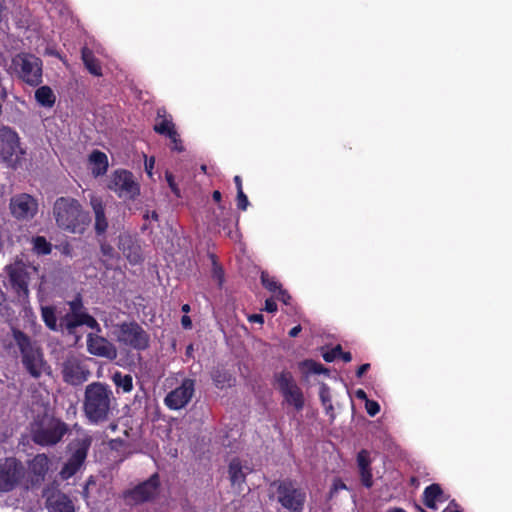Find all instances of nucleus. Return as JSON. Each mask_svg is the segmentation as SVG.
Segmentation results:
<instances>
[{
	"label": "nucleus",
	"instance_id": "53",
	"mask_svg": "<svg viewBox=\"0 0 512 512\" xmlns=\"http://www.w3.org/2000/svg\"><path fill=\"white\" fill-rule=\"evenodd\" d=\"M369 369H370L369 363L362 364L361 366L358 367V369L356 371V376L358 378H361Z\"/></svg>",
	"mask_w": 512,
	"mask_h": 512
},
{
	"label": "nucleus",
	"instance_id": "45",
	"mask_svg": "<svg viewBox=\"0 0 512 512\" xmlns=\"http://www.w3.org/2000/svg\"><path fill=\"white\" fill-rule=\"evenodd\" d=\"M69 313H87L86 311H83V302L82 298L80 296H77L75 299L69 302Z\"/></svg>",
	"mask_w": 512,
	"mask_h": 512
},
{
	"label": "nucleus",
	"instance_id": "43",
	"mask_svg": "<svg viewBox=\"0 0 512 512\" xmlns=\"http://www.w3.org/2000/svg\"><path fill=\"white\" fill-rule=\"evenodd\" d=\"M236 201H237V208L239 210L245 211L247 209V207L249 205V201H248V197L244 193L243 189H239V191L237 192Z\"/></svg>",
	"mask_w": 512,
	"mask_h": 512
},
{
	"label": "nucleus",
	"instance_id": "31",
	"mask_svg": "<svg viewBox=\"0 0 512 512\" xmlns=\"http://www.w3.org/2000/svg\"><path fill=\"white\" fill-rule=\"evenodd\" d=\"M90 161L94 165L93 174L96 176L103 175L108 169V158L107 155L99 150H94L90 154Z\"/></svg>",
	"mask_w": 512,
	"mask_h": 512
},
{
	"label": "nucleus",
	"instance_id": "20",
	"mask_svg": "<svg viewBox=\"0 0 512 512\" xmlns=\"http://www.w3.org/2000/svg\"><path fill=\"white\" fill-rule=\"evenodd\" d=\"M20 148L17 132L9 126L0 127V157L4 162H11Z\"/></svg>",
	"mask_w": 512,
	"mask_h": 512
},
{
	"label": "nucleus",
	"instance_id": "60",
	"mask_svg": "<svg viewBox=\"0 0 512 512\" xmlns=\"http://www.w3.org/2000/svg\"><path fill=\"white\" fill-rule=\"evenodd\" d=\"M153 166H154V158H151V159L149 160V162H146V163H145V169H146V171H147L149 174H151V169L153 168Z\"/></svg>",
	"mask_w": 512,
	"mask_h": 512
},
{
	"label": "nucleus",
	"instance_id": "52",
	"mask_svg": "<svg viewBox=\"0 0 512 512\" xmlns=\"http://www.w3.org/2000/svg\"><path fill=\"white\" fill-rule=\"evenodd\" d=\"M7 16L6 0H0V24Z\"/></svg>",
	"mask_w": 512,
	"mask_h": 512
},
{
	"label": "nucleus",
	"instance_id": "9",
	"mask_svg": "<svg viewBox=\"0 0 512 512\" xmlns=\"http://www.w3.org/2000/svg\"><path fill=\"white\" fill-rule=\"evenodd\" d=\"M108 188L119 198L125 200H135L140 195V185L135 180L132 172L119 169L113 172Z\"/></svg>",
	"mask_w": 512,
	"mask_h": 512
},
{
	"label": "nucleus",
	"instance_id": "46",
	"mask_svg": "<svg viewBox=\"0 0 512 512\" xmlns=\"http://www.w3.org/2000/svg\"><path fill=\"white\" fill-rule=\"evenodd\" d=\"M319 397H320V400L323 403V405H326L327 403H329V406L331 407L330 390H329V387L325 383H323L320 386Z\"/></svg>",
	"mask_w": 512,
	"mask_h": 512
},
{
	"label": "nucleus",
	"instance_id": "21",
	"mask_svg": "<svg viewBox=\"0 0 512 512\" xmlns=\"http://www.w3.org/2000/svg\"><path fill=\"white\" fill-rule=\"evenodd\" d=\"M357 467L359 470V477L361 484L367 488L370 489L373 486V474H372V460L370 457V452L366 449H361L357 453Z\"/></svg>",
	"mask_w": 512,
	"mask_h": 512
},
{
	"label": "nucleus",
	"instance_id": "18",
	"mask_svg": "<svg viewBox=\"0 0 512 512\" xmlns=\"http://www.w3.org/2000/svg\"><path fill=\"white\" fill-rule=\"evenodd\" d=\"M11 214L17 219L33 218L38 211V203L31 195L22 193L10 200Z\"/></svg>",
	"mask_w": 512,
	"mask_h": 512
},
{
	"label": "nucleus",
	"instance_id": "6",
	"mask_svg": "<svg viewBox=\"0 0 512 512\" xmlns=\"http://www.w3.org/2000/svg\"><path fill=\"white\" fill-rule=\"evenodd\" d=\"M17 77L31 87L39 86L43 79V62L31 53H19L12 58Z\"/></svg>",
	"mask_w": 512,
	"mask_h": 512
},
{
	"label": "nucleus",
	"instance_id": "2",
	"mask_svg": "<svg viewBox=\"0 0 512 512\" xmlns=\"http://www.w3.org/2000/svg\"><path fill=\"white\" fill-rule=\"evenodd\" d=\"M53 217L61 230L82 235L88 228L91 218L82 204L70 196H62L53 204Z\"/></svg>",
	"mask_w": 512,
	"mask_h": 512
},
{
	"label": "nucleus",
	"instance_id": "27",
	"mask_svg": "<svg viewBox=\"0 0 512 512\" xmlns=\"http://www.w3.org/2000/svg\"><path fill=\"white\" fill-rule=\"evenodd\" d=\"M35 100L42 107L52 108L56 102V96L51 87L44 85L36 89Z\"/></svg>",
	"mask_w": 512,
	"mask_h": 512
},
{
	"label": "nucleus",
	"instance_id": "7",
	"mask_svg": "<svg viewBox=\"0 0 512 512\" xmlns=\"http://www.w3.org/2000/svg\"><path fill=\"white\" fill-rule=\"evenodd\" d=\"M91 444L92 437L88 434H84L82 437L72 440L67 445V450L70 455L59 472V475L63 480L70 479L82 468Z\"/></svg>",
	"mask_w": 512,
	"mask_h": 512
},
{
	"label": "nucleus",
	"instance_id": "44",
	"mask_svg": "<svg viewBox=\"0 0 512 512\" xmlns=\"http://www.w3.org/2000/svg\"><path fill=\"white\" fill-rule=\"evenodd\" d=\"M165 178H166L168 186L171 189V191L173 192V194L177 197H180L181 196L180 189L175 182V178H174L173 174L169 171H166Z\"/></svg>",
	"mask_w": 512,
	"mask_h": 512
},
{
	"label": "nucleus",
	"instance_id": "33",
	"mask_svg": "<svg viewBox=\"0 0 512 512\" xmlns=\"http://www.w3.org/2000/svg\"><path fill=\"white\" fill-rule=\"evenodd\" d=\"M112 381L117 390H121L123 393H129L133 389V378L130 374H122V372L116 371L112 376Z\"/></svg>",
	"mask_w": 512,
	"mask_h": 512
},
{
	"label": "nucleus",
	"instance_id": "63",
	"mask_svg": "<svg viewBox=\"0 0 512 512\" xmlns=\"http://www.w3.org/2000/svg\"><path fill=\"white\" fill-rule=\"evenodd\" d=\"M182 311H183L184 313H188V312L190 311V306H189V304H184V305L182 306Z\"/></svg>",
	"mask_w": 512,
	"mask_h": 512
},
{
	"label": "nucleus",
	"instance_id": "22",
	"mask_svg": "<svg viewBox=\"0 0 512 512\" xmlns=\"http://www.w3.org/2000/svg\"><path fill=\"white\" fill-rule=\"evenodd\" d=\"M118 248L131 264H138L143 259L141 247L129 235L119 236Z\"/></svg>",
	"mask_w": 512,
	"mask_h": 512
},
{
	"label": "nucleus",
	"instance_id": "23",
	"mask_svg": "<svg viewBox=\"0 0 512 512\" xmlns=\"http://www.w3.org/2000/svg\"><path fill=\"white\" fill-rule=\"evenodd\" d=\"M91 206L95 216L94 229L97 236L104 235L108 229V220L105 213V206L101 199H91Z\"/></svg>",
	"mask_w": 512,
	"mask_h": 512
},
{
	"label": "nucleus",
	"instance_id": "57",
	"mask_svg": "<svg viewBox=\"0 0 512 512\" xmlns=\"http://www.w3.org/2000/svg\"><path fill=\"white\" fill-rule=\"evenodd\" d=\"M356 397L361 400H368L366 392L362 389L356 391Z\"/></svg>",
	"mask_w": 512,
	"mask_h": 512
},
{
	"label": "nucleus",
	"instance_id": "54",
	"mask_svg": "<svg viewBox=\"0 0 512 512\" xmlns=\"http://www.w3.org/2000/svg\"><path fill=\"white\" fill-rule=\"evenodd\" d=\"M181 325L184 329H190L192 327L191 318L187 315H183L181 318Z\"/></svg>",
	"mask_w": 512,
	"mask_h": 512
},
{
	"label": "nucleus",
	"instance_id": "36",
	"mask_svg": "<svg viewBox=\"0 0 512 512\" xmlns=\"http://www.w3.org/2000/svg\"><path fill=\"white\" fill-rule=\"evenodd\" d=\"M260 280L263 287L273 293V295L282 287V284L266 271L261 272Z\"/></svg>",
	"mask_w": 512,
	"mask_h": 512
},
{
	"label": "nucleus",
	"instance_id": "37",
	"mask_svg": "<svg viewBox=\"0 0 512 512\" xmlns=\"http://www.w3.org/2000/svg\"><path fill=\"white\" fill-rule=\"evenodd\" d=\"M100 251L102 256L105 257V259L102 260L104 267L106 269H111L112 266L109 264V260H112L115 257L114 248L106 241H103L100 243Z\"/></svg>",
	"mask_w": 512,
	"mask_h": 512
},
{
	"label": "nucleus",
	"instance_id": "39",
	"mask_svg": "<svg viewBox=\"0 0 512 512\" xmlns=\"http://www.w3.org/2000/svg\"><path fill=\"white\" fill-rule=\"evenodd\" d=\"M214 225L217 226L219 229H222L227 236H231L232 218L230 213H227V215H224L222 218L216 217Z\"/></svg>",
	"mask_w": 512,
	"mask_h": 512
},
{
	"label": "nucleus",
	"instance_id": "25",
	"mask_svg": "<svg viewBox=\"0 0 512 512\" xmlns=\"http://www.w3.org/2000/svg\"><path fill=\"white\" fill-rule=\"evenodd\" d=\"M423 504L432 510L437 509V502H444V492L437 483L430 484L423 491Z\"/></svg>",
	"mask_w": 512,
	"mask_h": 512
},
{
	"label": "nucleus",
	"instance_id": "15",
	"mask_svg": "<svg viewBox=\"0 0 512 512\" xmlns=\"http://www.w3.org/2000/svg\"><path fill=\"white\" fill-rule=\"evenodd\" d=\"M23 476V465L14 457L0 463V492H9L16 487Z\"/></svg>",
	"mask_w": 512,
	"mask_h": 512
},
{
	"label": "nucleus",
	"instance_id": "17",
	"mask_svg": "<svg viewBox=\"0 0 512 512\" xmlns=\"http://www.w3.org/2000/svg\"><path fill=\"white\" fill-rule=\"evenodd\" d=\"M49 512H75L71 498L54 485H48L42 492Z\"/></svg>",
	"mask_w": 512,
	"mask_h": 512
},
{
	"label": "nucleus",
	"instance_id": "13",
	"mask_svg": "<svg viewBox=\"0 0 512 512\" xmlns=\"http://www.w3.org/2000/svg\"><path fill=\"white\" fill-rule=\"evenodd\" d=\"M160 488L158 473H154L147 480L139 483L134 488L124 492V499L129 504H141L153 500Z\"/></svg>",
	"mask_w": 512,
	"mask_h": 512
},
{
	"label": "nucleus",
	"instance_id": "55",
	"mask_svg": "<svg viewBox=\"0 0 512 512\" xmlns=\"http://www.w3.org/2000/svg\"><path fill=\"white\" fill-rule=\"evenodd\" d=\"M339 358H341L344 362L348 363L352 360V354L350 352H343V350L341 349Z\"/></svg>",
	"mask_w": 512,
	"mask_h": 512
},
{
	"label": "nucleus",
	"instance_id": "51",
	"mask_svg": "<svg viewBox=\"0 0 512 512\" xmlns=\"http://www.w3.org/2000/svg\"><path fill=\"white\" fill-rule=\"evenodd\" d=\"M248 321L251 323L263 324L264 317L262 314H252L248 316Z\"/></svg>",
	"mask_w": 512,
	"mask_h": 512
},
{
	"label": "nucleus",
	"instance_id": "19",
	"mask_svg": "<svg viewBox=\"0 0 512 512\" xmlns=\"http://www.w3.org/2000/svg\"><path fill=\"white\" fill-rule=\"evenodd\" d=\"M87 351L94 356L114 360L117 357L116 346L107 338L96 334L87 335Z\"/></svg>",
	"mask_w": 512,
	"mask_h": 512
},
{
	"label": "nucleus",
	"instance_id": "47",
	"mask_svg": "<svg viewBox=\"0 0 512 512\" xmlns=\"http://www.w3.org/2000/svg\"><path fill=\"white\" fill-rule=\"evenodd\" d=\"M365 408L367 413L372 417L380 412V405L377 401L374 400H366Z\"/></svg>",
	"mask_w": 512,
	"mask_h": 512
},
{
	"label": "nucleus",
	"instance_id": "11",
	"mask_svg": "<svg viewBox=\"0 0 512 512\" xmlns=\"http://www.w3.org/2000/svg\"><path fill=\"white\" fill-rule=\"evenodd\" d=\"M278 502L290 512H303L306 494L290 480L280 481L277 486Z\"/></svg>",
	"mask_w": 512,
	"mask_h": 512
},
{
	"label": "nucleus",
	"instance_id": "59",
	"mask_svg": "<svg viewBox=\"0 0 512 512\" xmlns=\"http://www.w3.org/2000/svg\"><path fill=\"white\" fill-rule=\"evenodd\" d=\"M234 183L236 185V188H237V192L239 191V189H243L242 188V179L239 175H236L234 177Z\"/></svg>",
	"mask_w": 512,
	"mask_h": 512
},
{
	"label": "nucleus",
	"instance_id": "5",
	"mask_svg": "<svg viewBox=\"0 0 512 512\" xmlns=\"http://www.w3.org/2000/svg\"><path fill=\"white\" fill-rule=\"evenodd\" d=\"M116 340L120 345L142 352L150 347L149 333L135 320L116 325Z\"/></svg>",
	"mask_w": 512,
	"mask_h": 512
},
{
	"label": "nucleus",
	"instance_id": "56",
	"mask_svg": "<svg viewBox=\"0 0 512 512\" xmlns=\"http://www.w3.org/2000/svg\"><path fill=\"white\" fill-rule=\"evenodd\" d=\"M301 330H302L301 325H297V326L293 327V328L289 331V336H290V337H293V338H294V337H297V336H298V334L301 332Z\"/></svg>",
	"mask_w": 512,
	"mask_h": 512
},
{
	"label": "nucleus",
	"instance_id": "41",
	"mask_svg": "<svg viewBox=\"0 0 512 512\" xmlns=\"http://www.w3.org/2000/svg\"><path fill=\"white\" fill-rule=\"evenodd\" d=\"M166 137H168L170 139L171 143L173 144L172 150L177 151V152L184 151V146H183L182 140H181L180 135L176 129H175V135L167 134Z\"/></svg>",
	"mask_w": 512,
	"mask_h": 512
},
{
	"label": "nucleus",
	"instance_id": "4",
	"mask_svg": "<svg viewBox=\"0 0 512 512\" xmlns=\"http://www.w3.org/2000/svg\"><path fill=\"white\" fill-rule=\"evenodd\" d=\"M12 336L20 350L22 364L28 374L35 379L40 378L46 367L42 349L29 335L17 328H12Z\"/></svg>",
	"mask_w": 512,
	"mask_h": 512
},
{
	"label": "nucleus",
	"instance_id": "32",
	"mask_svg": "<svg viewBox=\"0 0 512 512\" xmlns=\"http://www.w3.org/2000/svg\"><path fill=\"white\" fill-rule=\"evenodd\" d=\"M299 369L303 374H329V369L323 366L321 363L312 360L306 359L299 363Z\"/></svg>",
	"mask_w": 512,
	"mask_h": 512
},
{
	"label": "nucleus",
	"instance_id": "61",
	"mask_svg": "<svg viewBox=\"0 0 512 512\" xmlns=\"http://www.w3.org/2000/svg\"><path fill=\"white\" fill-rule=\"evenodd\" d=\"M193 351H194L193 344H189V345L186 347L185 355H186L187 357H193Z\"/></svg>",
	"mask_w": 512,
	"mask_h": 512
},
{
	"label": "nucleus",
	"instance_id": "10",
	"mask_svg": "<svg viewBox=\"0 0 512 512\" xmlns=\"http://www.w3.org/2000/svg\"><path fill=\"white\" fill-rule=\"evenodd\" d=\"M4 271L9 279L12 290L19 296H29L30 273L28 266L22 259H15L14 262L5 266Z\"/></svg>",
	"mask_w": 512,
	"mask_h": 512
},
{
	"label": "nucleus",
	"instance_id": "26",
	"mask_svg": "<svg viewBox=\"0 0 512 512\" xmlns=\"http://www.w3.org/2000/svg\"><path fill=\"white\" fill-rule=\"evenodd\" d=\"M81 58L90 74L94 76H102V67L99 60L95 57L92 50L83 47L81 50Z\"/></svg>",
	"mask_w": 512,
	"mask_h": 512
},
{
	"label": "nucleus",
	"instance_id": "50",
	"mask_svg": "<svg viewBox=\"0 0 512 512\" xmlns=\"http://www.w3.org/2000/svg\"><path fill=\"white\" fill-rule=\"evenodd\" d=\"M213 274H214V277L219 280V285H221L223 282V279H224V272H223V269L220 266L216 265L215 262H214Z\"/></svg>",
	"mask_w": 512,
	"mask_h": 512
},
{
	"label": "nucleus",
	"instance_id": "62",
	"mask_svg": "<svg viewBox=\"0 0 512 512\" xmlns=\"http://www.w3.org/2000/svg\"><path fill=\"white\" fill-rule=\"evenodd\" d=\"M144 217L145 218L151 217L154 220H158V214L156 211H152L150 215H149V212H147Z\"/></svg>",
	"mask_w": 512,
	"mask_h": 512
},
{
	"label": "nucleus",
	"instance_id": "38",
	"mask_svg": "<svg viewBox=\"0 0 512 512\" xmlns=\"http://www.w3.org/2000/svg\"><path fill=\"white\" fill-rule=\"evenodd\" d=\"M34 250L41 255H48L52 251V245L45 237L37 236L34 238Z\"/></svg>",
	"mask_w": 512,
	"mask_h": 512
},
{
	"label": "nucleus",
	"instance_id": "24",
	"mask_svg": "<svg viewBox=\"0 0 512 512\" xmlns=\"http://www.w3.org/2000/svg\"><path fill=\"white\" fill-rule=\"evenodd\" d=\"M175 129L172 116L167 113L165 108H159L153 130L159 135L166 136L167 134L175 135Z\"/></svg>",
	"mask_w": 512,
	"mask_h": 512
},
{
	"label": "nucleus",
	"instance_id": "12",
	"mask_svg": "<svg viewBox=\"0 0 512 512\" xmlns=\"http://www.w3.org/2000/svg\"><path fill=\"white\" fill-rule=\"evenodd\" d=\"M82 325H86L98 333L102 331L100 324L89 313H66L59 321L60 330L67 335L74 336L75 343L81 338L77 329Z\"/></svg>",
	"mask_w": 512,
	"mask_h": 512
},
{
	"label": "nucleus",
	"instance_id": "48",
	"mask_svg": "<svg viewBox=\"0 0 512 512\" xmlns=\"http://www.w3.org/2000/svg\"><path fill=\"white\" fill-rule=\"evenodd\" d=\"M274 297L278 300V301H281L282 303H284L285 305H289L290 301H291V295L289 294V292L284 289L283 287H281L275 294H274Z\"/></svg>",
	"mask_w": 512,
	"mask_h": 512
},
{
	"label": "nucleus",
	"instance_id": "42",
	"mask_svg": "<svg viewBox=\"0 0 512 512\" xmlns=\"http://www.w3.org/2000/svg\"><path fill=\"white\" fill-rule=\"evenodd\" d=\"M346 489V484L340 478H335L329 491V499H332L338 493L339 490Z\"/></svg>",
	"mask_w": 512,
	"mask_h": 512
},
{
	"label": "nucleus",
	"instance_id": "34",
	"mask_svg": "<svg viewBox=\"0 0 512 512\" xmlns=\"http://www.w3.org/2000/svg\"><path fill=\"white\" fill-rule=\"evenodd\" d=\"M285 401L292 405L297 411H300L304 407V395L299 386L293 387L292 390L288 391L283 395Z\"/></svg>",
	"mask_w": 512,
	"mask_h": 512
},
{
	"label": "nucleus",
	"instance_id": "30",
	"mask_svg": "<svg viewBox=\"0 0 512 512\" xmlns=\"http://www.w3.org/2000/svg\"><path fill=\"white\" fill-rule=\"evenodd\" d=\"M214 385L218 389H224L226 387H231L234 385L235 378L224 369L217 368L212 371L211 374Z\"/></svg>",
	"mask_w": 512,
	"mask_h": 512
},
{
	"label": "nucleus",
	"instance_id": "40",
	"mask_svg": "<svg viewBox=\"0 0 512 512\" xmlns=\"http://www.w3.org/2000/svg\"><path fill=\"white\" fill-rule=\"evenodd\" d=\"M341 347L342 346L340 344H338L335 347H333L332 349L325 351L322 354L323 359L326 362H333L336 358H339V355L341 353Z\"/></svg>",
	"mask_w": 512,
	"mask_h": 512
},
{
	"label": "nucleus",
	"instance_id": "28",
	"mask_svg": "<svg viewBox=\"0 0 512 512\" xmlns=\"http://www.w3.org/2000/svg\"><path fill=\"white\" fill-rule=\"evenodd\" d=\"M274 380L277 388L281 392L282 395L292 390L293 387H297V383L295 382L293 375L289 371H282L280 373H276L274 375Z\"/></svg>",
	"mask_w": 512,
	"mask_h": 512
},
{
	"label": "nucleus",
	"instance_id": "3",
	"mask_svg": "<svg viewBox=\"0 0 512 512\" xmlns=\"http://www.w3.org/2000/svg\"><path fill=\"white\" fill-rule=\"evenodd\" d=\"M70 431L69 425L52 414L37 415L31 424V439L42 447L55 446Z\"/></svg>",
	"mask_w": 512,
	"mask_h": 512
},
{
	"label": "nucleus",
	"instance_id": "35",
	"mask_svg": "<svg viewBox=\"0 0 512 512\" xmlns=\"http://www.w3.org/2000/svg\"><path fill=\"white\" fill-rule=\"evenodd\" d=\"M41 317L45 325L52 331L60 330L59 324L57 323L56 311L53 306H42Z\"/></svg>",
	"mask_w": 512,
	"mask_h": 512
},
{
	"label": "nucleus",
	"instance_id": "14",
	"mask_svg": "<svg viewBox=\"0 0 512 512\" xmlns=\"http://www.w3.org/2000/svg\"><path fill=\"white\" fill-rule=\"evenodd\" d=\"M195 393V380L185 378L175 389L164 398L165 406L170 410H180L188 405Z\"/></svg>",
	"mask_w": 512,
	"mask_h": 512
},
{
	"label": "nucleus",
	"instance_id": "29",
	"mask_svg": "<svg viewBox=\"0 0 512 512\" xmlns=\"http://www.w3.org/2000/svg\"><path fill=\"white\" fill-rule=\"evenodd\" d=\"M228 472L231 484L233 486H240L245 482L246 473L243 471L241 461L238 458H234L231 460V462L229 463Z\"/></svg>",
	"mask_w": 512,
	"mask_h": 512
},
{
	"label": "nucleus",
	"instance_id": "16",
	"mask_svg": "<svg viewBox=\"0 0 512 512\" xmlns=\"http://www.w3.org/2000/svg\"><path fill=\"white\" fill-rule=\"evenodd\" d=\"M51 460L45 453L36 454L27 463V482L31 488H39L50 471Z\"/></svg>",
	"mask_w": 512,
	"mask_h": 512
},
{
	"label": "nucleus",
	"instance_id": "49",
	"mask_svg": "<svg viewBox=\"0 0 512 512\" xmlns=\"http://www.w3.org/2000/svg\"><path fill=\"white\" fill-rule=\"evenodd\" d=\"M278 309V306L274 300L273 297L271 298H267L265 300V307H264V310L269 312V313H275Z\"/></svg>",
	"mask_w": 512,
	"mask_h": 512
},
{
	"label": "nucleus",
	"instance_id": "1",
	"mask_svg": "<svg viewBox=\"0 0 512 512\" xmlns=\"http://www.w3.org/2000/svg\"><path fill=\"white\" fill-rule=\"evenodd\" d=\"M115 401L114 393L108 384L92 382L85 387L84 391V415L92 424L106 422L112 414Z\"/></svg>",
	"mask_w": 512,
	"mask_h": 512
},
{
	"label": "nucleus",
	"instance_id": "8",
	"mask_svg": "<svg viewBox=\"0 0 512 512\" xmlns=\"http://www.w3.org/2000/svg\"><path fill=\"white\" fill-rule=\"evenodd\" d=\"M62 379L72 386H79L86 382L91 371L85 361L74 352H68L60 364Z\"/></svg>",
	"mask_w": 512,
	"mask_h": 512
},
{
	"label": "nucleus",
	"instance_id": "58",
	"mask_svg": "<svg viewBox=\"0 0 512 512\" xmlns=\"http://www.w3.org/2000/svg\"><path fill=\"white\" fill-rule=\"evenodd\" d=\"M212 198L215 202L217 203H220L221 202V199H222V195H221V192L218 191V190H215L213 193H212Z\"/></svg>",
	"mask_w": 512,
	"mask_h": 512
},
{
	"label": "nucleus",
	"instance_id": "64",
	"mask_svg": "<svg viewBox=\"0 0 512 512\" xmlns=\"http://www.w3.org/2000/svg\"><path fill=\"white\" fill-rule=\"evenodd\" d=\"M389 512H406V511L402 508H394V509L389 510Z\"/></svg>",
	"mask_w": 512,
	"mask_h": 512
}]
</instances>
